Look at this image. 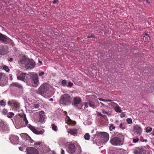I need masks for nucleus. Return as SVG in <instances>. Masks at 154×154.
<instances>
[{
  "instance_id": "nucleus-1",
  "label": "nucleus",
  "mask_w": 154,
  "mask_h": 154,
  "mask_svg": "<svg viewBox=\"0 0 154 154\" xmlns=\"http://www.w3.org/2000/svg\"><path fill=\"white\" fill-rule=\"evenodd\" d=\"M72 100V98L69 94H64L60 97L59 103L64 106H67L71 103Z\"/></svg>"
},
{
  "instance_id": "nucleus-2",
  "label": "nucleus",
  "mask_w": 154,
  "mask_h": 154,
  "mask_svg": "<svg viewBox=\"0 0 154 154\" xmlns=\"http://www.w3.org/2000/svg\"><path fill=\"white\" fill-rule=\"evenodd\" d=\"M78 148V149H76L75 145L70 143L68 144L67 151L70 154H80L82 150L80 146H79Z\"/></svg>"
},
{
  "instance_id": "nucleus-3",
  "label": "nucleus",
  "mask_w": 154,
  "mask_h": 154,
  "mask_svg": "<svg viewBox=\"0 0 154 154\" xmlns=\"http://www.w3.org/2000/svg\"><path fill=\"white\" fill-rule=\"evenodd\" d=\"M97 131L96 134L98 139L103 143H105L107 142L109 138V134L106 132H100L98 133Z\"/></svg>"
},
{
  "instance_id": "nucleus-4",
  "label": "nucleus",
  "mask_w": 154,
  "mask_h": 154,
  "mask_svg": "<svg viewBox=\"0 0 154 154\" xmlns=\"http://www.w3.org/2000/svg\"><path fill=\"white\" fill-rule=\"evenodd\" d=\"M124 138H123V139H122L120 137H115L111 140L110 142L114 145H122L124 142L122 140L124 141Z\"/></svg>"
},
{
  "instance_id": "nucleus-5",
  "label": "nucleus",
  "mask_w": 154,
  "mask_h": 154,
  "mask_svg": "<svg viewBox=\"0 0 154 154\" xmlns=\"http://www.w3.org/2000/svg\"><path fill=\"white\" fill-rule=\"evenodd\" d=\"M82 102V99L79 97H76L74 98L73 102H72V104L74 106H75L76 108L79 109H81L82 107V105H81L80 107L78 106V105H80V103Z\"/></svg>"
},
{
  "instance_id": "nucleus-6",
  "label": "nucleus",
  "mask_w": 154,
  "mask_h": 154,
  "mask_svg": "<svg viewBox=\"0 0 154 154\" xmlns=\"http://www.w3.org/2000/svg\"><path fill=\"white\" fill-rule=\"evenodd\" d=\"M0 41L5 44L12 45L13 41L8 36L0 32Z\"/></svg>"
},
{
  "instance_id": "nucleus-7",
  "label": "nucleus",
  "mask_w": 154,
  "mask_h": 154,
  "mask_svg": "<svg viewBox=\"0 0 154 154\" xmlns=\"http://www.w3.org/2000/svg\"><path fill=\"white\" fill-rule=\"evenodd\" d=\"M8 78L4 73L0 72V86H3L8 85Z\"/></svg>"
},
{
  "instance_id": "nucleus-8",
  "label": "nucleus",
  "mask_w": 154,
  "mask_h": 154,
  "mask_svg": "<svg viewBox=\"0 0 154 154\" xmlns=\"http://www.w3.org/2000/svg\"><path fill=\"white\" fill-rule=\"evenodd\" d=\"M49 90L47 83H43L39 88L38 93L42 95Z\"/></svg>"
},
{
  "instance_id": "nucleus-9",
  "label": "nucleus",
  "mask_w": 154,
  "mask_h": 154,
  "mask_svg": "<svg viewBox=\"0 0 154 154\" xmlns=\"http://www.w3.org/2000/svg\"><path fill=\"white\" fill-rule=\"evenodd\" d=\"M35 65V63L34 60L32 59H29L25 65V67L27 69H31L34 68Z\"/></svg>"
},
{
  "instance_id": "nucleus-10",
  "label": "nucleus",
  "mask_w": 154,
  "mask_h": 154,
  "mask_svg": "<svg viewBox=\"0 0 154 154\" xmlns=\"http://www.w3.org/2000/svg\"><path fill=\"white\" fill-rule=\"evenodd\" d=\"M30 78L33 81V83L35 85L34 87H36L39 83L38 75L37 73L32 74L30 75Z\"/></svg>"
},
{
  "instance_id": "nucleus-11",
  "label": "nucleus",
  "mask_w": 154,
  "mask_h": 154,
  "mask_svg": "<svg viewBox=\"0 0 154 154\" xmlns=\"http://www.w3.org/2000/svg\"><path fill=\"white\" fill-rule=\"evenodd\" d=\"M9 128L6 123L2 121H0V130L6 132L9 130Z\"/></svg>"
},
{
  "instance_id": "nucleus-12",
  "label": "nucleus",
  "mask_w": 154,
  "mask_h": 154,
  "mask_svg": "<svg viewBox=\"0 0 154 154\" xmlns=\"http://www.w3.org/2000/svg\"><path fill=\"white\" fill-rule=\"evenodd\" d=\"M133 58L135 60H137L138 61L142 60V57L143 56V53L139 52L138 50H137V51L133 52V55H132Z\"/></svg>"
},
{
  "instance_id": "nucleus-13",
  "label": "nucleus",
  "mask_w": 154,
  "mask_h": 154,
  "mask_svg": "<svg viewBox=\"0 0 154 154\" xmlns=\"http://www.w3.org/2000/svg\"><path fill=\"white\" fill-rule=\"evenodd\" d=\"M27 154H39L37 149L33 147H27L26 149Z\"/></svg>"
},
{
  "instance_id": "nucleus-14",
  "label": "nucleus",
  "mask_w": 154,
  "mask_h": 154,
  "mask_svg": "<svg viewBox=\"0 0 154 154\" xmlns=\"http://www.w3.org/2000/svg\"><path fill=\"white\" fill-rule=\"evenodd\" d=\"M11 142L13 144H17L19 143V137L14 135H11L10 137Z\"/></svg>"
},
{
  "instance_id": "nucleus-15",
  "label": "nucleus",
  "mask_w": 154,
  "mask_h": 154,
  "mask_svg": "<svg viewBox=\"0 0 154 154\" xmlns=\"http://www.w3.org/2000/svg\"><path fill=\"white\" fill-rule=\"evenodd\" d=\"M28 127L29 128L34 134H42L44 132V131H38L34 127L29 124L28 126Z\"/></svg>"
},
{
  "instance_id": "nucleus-16",
  "label": "nucleus",
  "mask_w": 154,
  "mask_h": 154,
  "mask_svg": "<svg viewBox=\"0 0 154 154\" xmlns=\"http://www.w3.org/2000/svg\"><path fill=\"white\" fill-rule=\"evenodd\" d=\"M146 152V150L142 147H136L134 151V154H144Z\"/></svg>"
},
{
  "instance_id": "nucleus-17",
  "label": "nucleus",
  "mask_w": 154,
  "mask_h": 154,
  "mask_svg": "<svg viewBox=\"0 0 154 154\" xmlns=\"http://www.w3.org/2000/svg\"><path fill=\"white\" fill-rule=\"evenodd\" d=\"M99 103L97 100H94L92 101L89 100V105L90 106L93 108H95L99 105Z\"/></svg>"
},
{
  "instance_id": "nucleus-18",
  "label": "nucleus",
  "mask_w": 154,
  "mask_h": 154,
  "mask_svg": "<svg viewBox=\"0 0 154 154\" xmlns=\"http://www.w3.org/2000/svg\"><path fill=\"white\" fill-rule=\"evenodd\" d=\"M133 128L135 132L137 134H140L142 132V129L138 125L134 126Z\"/></svg>"
},
{
  "instance_id": "nucleus-19",
  "label": "nucleus",
  "mask_w": 154,
  "mask_h": 154,
  "mask_svg": "<svg viewBox=\"0 0 154 154\" xmlns=\"http://www.w3.org/2000/svg\"><path fill=\"white\" fill-rule=\"evenodd\" d=\"M8 48L6 46H0V54L4 55L7 54Z\"/></svg>"
},
{
  "instance_id": "nucleus-20",
  "label": "nucleus",
  "mask_w": 154,
  "mask_h": 154,
  "mask_svg": "<svg viewBox=\"0 0 154 154\" xmlns=\"http://www.w3.org/2000/svg\"><path fill=\"white\" fill-rule=\"evenodd\" d=\"M29 59V58L26 55H24L21 57L20 60L19 61V63L22 64H24Z\"/></svg>"
},
{
  "instance_id": "nucleus-21",
  "label": "nucleus",
  "mask_w": 154,
  "mask_h": 154,
  "mask_svg": "<svg viewBox=\"0 0 154 154\" xmlns=\"http://www.w3.org/2000/svg\"><path fill=\"white\" fill-rule=\"evenodd\" d=\"M26 74V73H22L19 76H17V79L25 82V81L26 80L25 77Z\"/></svg>"
},
{
  "instance_id": "nucleus-22",
  "label": "nucleus",
  "mask_w": 154,
  "mask_h": 154,
  "mask_svg": "<svg viewBox=\"0 0 154 154\" xmlns=\"http://www.w3.org/2000/svg\"><path fill=\"white\" fill-rule=\"evenodd\" d=\"M39 116V122H42L44 121L45 118V115L44 112L42 111L40 113Z\"/></svg>"
},
{
  "instance_id": "nucleus-23",
  "label": "nucleus",
  "mask_w": 154,
  "mask_h": 154,
  "mask_svg": "<svg viewBox=\"0 0 154 154\" xmlns=\"http://www.w3.org/2000/svg\"><path fill=\"white\" fill-rule=\"evenodd\" d=\"M68 133L71 135L75 136L78 133V131L76 129H69L68 131Z\"/></svg>"
},
{
  "instance_id": "nucleus-24",
  "label": "nucleus",
  "mask_w": 154,
  "mask_h": 154,
  "mask_svg": "<svg viewBox=\"0 0 154 154\" xmlns=\"http://www.w3.org/2000/svg\"><path fill=\"white\" fill-rule=\"evenodd\" d=\"M23 122H24L25 123V124H24V123L23 122V123L21 122L20 123V125L21 126V127H26L27 126V125L28 123V121L26 118V116H25V117L24 118V119H23Z\"/></svg>"
},
{
  "instance_id": "nucleus-25",
  "label": "nucleus",
  "mask_w": 154,
  "mask_h": 154,
  "mask_svg": "<svg viewBox=\"0 0 154 154\" xmlns=\"http://www.w3.org/2000/svg\"><path fill=\"white\" fill-rule=\"evenodd\" d=\"M11 86L17 87L19 89H22V86L17 82H13L11 84Z\"/></svg>"
},
{
  "instance_id": "nucleus-26",
  "label": "nucleus",
  "mask_w": 154,
  "mask_h": 154,
  "mask_svg": "<svg viewBox=\"0 0 154 154\" xmlns=\"http://www.w3.org/2000/svg\"><path fill=\"white\" fill-rule=\"evenodd\" d=\"M114 134L117 137H120L122 139H123L124 136L122 133H119L117 132H114Z\"/></svg>"
},
{
  "instance_id": "nucleus-27",
  "label": "nucleus",
  "mask_w": 154,
  "mask_h": 154,
  "mask_svg": "<svg viewBox=\"0 0 154 154\" xmlns=\"http://www.w3.org/2000/svg\"><path fill=\"white\" fill-rule=\"evenodd\" d=\"M149 69L150 71L149 72L151 73V75H152L154 73V67L152 66H149Z\"/></svg>"
},
{
  "instance_id": "nucleus-28",
  "label": "nucleus",
  "mask_w": 154,
  "mask_h": 154,
  "mask_svg": "<svg viewBox=\"0 0 154 154\" xmlns=\"http://www.w3.org/2000/svg\"><path fill=\"white\" fill-rule=\"evenodd\" d=\"M20 135L22 138L26 139V140L27 139L28 136H29L27 134L25 133L21 134Z\"/></svg>"
},
{
  "instance_id": "nucleus-29",
  "label": "nucleus",
  "mask_w": 154,
  "mask_h": 154,
  "mask_svg": "<svg viewBox=\"0 0 154 154\" xmlns=\"http://www.w3.org/2000/svg\"><path fill=\"white\" fill-rule=\"evenodd\" d=\"M18 116H19L20 118H23V119H24L25 116H26V114L23 112L22 114H20L19 113L18 114L16 115L15 117H16L17 118Z\"/></svg>"
},
{
  "instance_id": "nucleus-30",
  "label": "nucleus",
  "mask_w": 154,
  "mask_h": 154,
  "mask_svg": "<svg viewBox=\"0 0 154 154\" xmlns=\"http://www.w3.org/2000/svg\"><path fill=\"white\" fill-rule=\"evenodd\" d=\"M115 111L117 112H121L122 110L120 108L119 106H116L115 108Z\"/></svg>"
},
{
  "instance_id": "nucleus-31",
  "label": "nucleus",
  "mask_w": 154,
  "mask_h": 154,
  "mask_svg": "<svg viewBox=\"0 0 154 154\" xmlns=\"http://www.w3.org/2000/svg\"><path fill=\"white\" fill-rule=\"evenodd\" d=\"M84 137L85 140H89L90 139V135L88 133H86L84 135Z\"/></svg>"
},
{
  "instance_id": "nucleus-32",
  "label": "nucleus",
  "mask_w": 154,
  "mask_h": 154,
  "mask_svg": "<svg viewBox=\"0 0 154 154\" xmlns=\"http://www.w3.org/2000/svg\"><path fill=\"white\" fill-rule=\"evenodd\" d=\"M14 115V114L12 112H9L7 115V117L9 118H12Z\"/></svg>"
},
{
  "instance_id": "nucleus-33",
  "label": "nucleus",
  "mask_w": 154,
  "mask_h": 154,
  "mask_svg": "<svg viewBox=\"0 0 154 154\" xmlns=\"http://www.w3.org/2000/svg\"><path fill=\"white\" fill-rule=\"evenodd\" d=\"M14 104V107L16 109H19L20 107V104L19 103H17V102H14L13 103Z\"/></svg>"
},
{
  "instance_id": "nucleus-34",
  "label": "nucleus",
  "mask_w": 154,
  "mask_h": 154,
  "mask_svg": "<svg viewBox=\"0 0 154 154\" xmlns=\"http://www.w3.org/2000/svg\"><path fill=\"white\" fill-rule=\"evenodd\" d=\"M147 133L150 132L152 130V128L149 127H147L145 129Z\"/></svg>"
},
{
  "instance_id": "nucleus-35",
  "label": "nucleus",
  "mask_w": 154,
  "mask_h": 154,
  "mask_svg": "<svg viewBox=\"0 0 154 154\" xmlns=\"http://www.w3.org/2000/svg\"><path fill=\"white\" fill-rule=\"evenodd\" d=\"M3 69L5 71L7 72H8L10 71V69L6 65H4L3 66Z\"/></svg>"
},
{
  "instance_id": "nucleus-36",
  "label": "nucleus",
  "mask_w": 154,
  "mask_h": 154,
  "mask_svg": "<svg viewBox=\"0 0 154 154\" xmlns=\"http://www.w3.org/2000/svg\"><path fill=\"white\" fill-rule=\"evenodd\" d=\"M67 81L65 80H63L61 82V85L63 86L67 85Z\"/></svg>"
},
{
  "instance_id": "nucleus-37",
  "label": "nucleus",
  "mask_w": 154,
  "mask_h": 154,
  "mask_svg": "<svg viewBox=\"0 0 154 154\" xmlns=\"http://www.w3.org/2000/svg\"><path fill=\"white\" fill-rule=\"evenodd\" d=\"M52 128L54 131H56L57 130V126L55 125L54 124H52L51 125Z\"/></svg>"
},
{
  "instance_id": "nucleus-38",
  "label": "nucleus",
  "mask_w": 154,
  "mask_h": 154,
  "mask_svg": "<svg viewBox=\"0 0 154 154\" xmlns=\"http://www.w3.org/2000/svg\"><path fill=\"white\" fill-rule=\"evenodd\" d=\"M127 123L128 124H131L132 123V119L131 118H128L126 119Z\"/></svg>"
},
{
  "instance_id": "nucleus-39",
  "label": "nucleus",
  "mask_w": 154,
  "mask_h": 154,
  "mask_svg": "<svg viewBox=\"0 0 154 154\" xmlns=\"http://www.w3.org/2000/svg\"><path fill=\"white\" fill-rule=\"evenodd\" d=\"M2 113L5 115H7L8 114V110L7 109H4L2 111Z\"/></svg>"
},
{
  "instance_id": "nucleus-40",
  "label": "nucleus",
  "mask_w": 154,
  "mask_h": 154,
  "mask_svg": "<svg viewBox=\"0 0 154 154\" xmlns=\"http://www.w3.org/2000/svg\"><path fill=\"white\" fill-rule=\"evenodd\" d=\"M41 143L42 142H37L34 143V146H35V147L38 148L37 146H39Z\"/></svg>"
},
{
  "instance_id": "nucleus-41",
  "label": "nucleus",
  "mask_w": 154,
  "mask_h": 154,
  "mask_svg": "<svg viewBox=\"0 0 154 154\" xmlns=\"http://www.w3.org/2000/svg\"><path fill=\"white\" fill-rule=\"evenodd\" d=\"M26 140H28L31 143H32L34 141L31 139V137L29 135L28 136Z\"/></svg>"
},
{
  "instance_id": "nucleus-42",
  "label": "nucleus",
  "mask_w": 154,
  "mask_h": 154,
  "mask_svg": "<svg viewBox=\"0 0 154 154\" xmlns=\"http://www.w3.org/2000/svg\"><path fill=\"white\" fill-rule=\"evenodd\" d=\"M115 128V127L114 126L113 124H111L110 125V126L109 127V129L110 131H112V130L114 129Z\"/></svg>"
},
{
  "instance_id": "nucleus-43",
  "label": "nucleus",
  "mask_w": 154,
  "mask_h": 154,
  "mask_svg": "<svg viewBox=\"0 0 154 154\" xmlns=\"http://www.w3.org/2000/svg\"><path fill=\"white\" fill-rule=\"evenodd\" d=\"M0 105L1 106H5L6 105V102H5L3 100H2L0 101Z\"/></svg>"
},
{
  "instance_id": "nucleus-44",
  "label": "nucleus",
  "mask_w": 154,
  "mask_h": 154,
  "mask_svg": "<svg viewBox=\"0 0 154 154\" xmlns=\"http://www.w3.org/2000/svg\"><path fill=\"white\" fill-rule=\"evenodd\" d=\"M66 120L68 122L70 123L71 122H72V120H71L69 117L68 116H67L66 118Z\"/></svg>"
},
{
  "instance_id": "nucleus-45",
  "label": "nucleus",
  "mask_w": 154,
  "mask_h": 154,
  "mask_svg": "<svg viewBox=\"0 0 154 154\" xmlns=\"http://www.w3.org/2000/svg\"><path fill=\"white\" fill-rule=\"evenodd\" d=\"M130 50L131 51V53L132 52V53L133 54V52H134V51H136V52H137V50L136 48H131L130 49Z\"/></svg>"
},
{
  "instance_id": "nucleus-46",
  "label": "nucleus",
  "mask_w": 154,
  "mask_h": 154,
  "mask_svg": "<svg viewBox=\"0 0 154 154\" xmlns=\"http://www.w3.org/2000/svg\"><path fill=\"white\" fill-rule=\"evenodd\" d=\"M73 85V83L71 82H69L68 83V85L67 86L69 87H71Z\"/></svg>"
},
{
  "instance_id": "nucleus-47",
  "label": "nucleus",
  "mask_w": 154,
  "mask_h": 154,
  "mask_svg": "<svg viewBox=\"0 0 154 154\" xmlns=\"http://www.w3.org/2000/svg\"><path fill=\"white\" fill-rule=\"evenodd\" d=\"M140 141L141 142H147V139L144 140L143 139V138L142 137H141L140 138Z\"/></svg>"
},
{
  "instance_id": "nucleus-48",
  "label": "nucleus",
  "mask_w": 154,
  "mask_h": 154,
  "mask_svg": "<svg viewBox=\"0 0 154 154\" xmlns=\"http://www.w3.org/2000/svg\"><path fill=\"white\" fill-rule=\"evenodd\" d=\"M119 127L120 128L122 129L123 130L125 129V127H122V123H121L119 125Z\"/></svg>"
},
{
  "instance_id": "nucleus-49",
  "label": "nucleus",
  "mask_w": 154,
  "mask_h": 154,
  "mask_svg": "<svg viewBox=\"0 0 154 154\" xmlns=\"http://www.w3.org/2000/svg\"><path fill=\"white\" fill-rule=\"evenodd\" d=\"M139 2H142L146 1V2L149 4L150 2L148 0H138Z\"/></svg>"
},
{
  "instance_id": "nucleus-50",
  "label": "nucleus",
  "mask_w": 154,
  "mask_h": 154,
  "mask_svg": "<svg viewBox=\"0 0 154 154\" xmlns=\"http://www.w3.org/2000/svg\"><path fill=\"white\" fill-rule=\"evenodd\" d=\"M87 37L88 38H96V37L93 34H92L90 36H87Z\"/></svg>"
},
{
  "instance_id": "nucleus-51",
  "label": "nucleus",
  "mask_w": 154,
  "mask_h": 154,
  "mask_svg": "<svg viewBox=\"0 0 154 154\" xmlns=\"http://www.w3.org/2000/svg\"><path fill=\"white\" fill-rule=\"evenodd\" d=\"M139 139L138 138L137 139H134L133 140V142L134 143H136L138 142Z\"/></svg>"
},
{
  "instance_id": "nucleus-52",
  "label": "nucleus",
  "mask_w": 154,
  "mask_h": 154,
  "mask_svg": "<svg viewBox=\"0 0 154 154\" xmlns=\"http://www.w3.org/2000/svg\"><path fill=\"white\" fill-rule=\"evenodd\" d=\"M71 125H75L76 124V122L75 121H72V122H71L69 123Z\"/></svg>"
},
{
  "instance_id": "nucleus-53",
  "label": "nucleus",
  "mask_w": 154,
  "mask_h": 154,
  "mask_svg": "<svg viewBox=\"0 0 154 154\" xmlns=\"http://www.w3.org/2000/svg\"><path fill=\"white\" fill-rule=\"evenodd\" d=\"M59 2L58 0H54L53 2V4H58Z\"/></svg>"
},
{
  "instance_id": "nucleus-54",
  "label": "nucleus",
  "mask_w": 154,
  "mask_h": 154,
  "mask_svg": "<svg viewBox=\"0 0 154 154\" xmlns=\"http://www.w3.org/2000/svg\"><path fill=\"white\" fill-rule=\"evenodd\" d=\"M45 74V72H39L38 74V75L39 76H41L42 75H44Z\"/></svg>"
},
{
  "instance_id": "nucleus-55",
  "label": "nucleus",
  "mask_w": 154,
  "mask_h": 154,
  "mask_svg": "<svg viewBox=\"0 0 154 154\" xmlns=\"http://www.w3.org/2000/svg\"><path fill=\"white\" fill-rule=\"evenodd\" d=\"M39 105L38 104H34V107L35 108H37L39 106Z\"/></svg>"
},
{
  "instance_id": "nucleus-56",
  "label": "nucleus",
  "mask_w": 154,
  "mask_h": 154,
  "mask_svg": "<svg viewBox=\"0 0 154 154\" xmlns=\"http://www.w3.org/2000/svg\"><path fill=\"white\" fill-rule=\"evenodd\" d=\"M120 116L121 118L124 117L125 116V114L124 113H122L120 115Z\"/></svg>"
},
{
  "instance_id": "nucleus-57",
  "label": "nucleus",
  "mask_w": 154,
  "mask_h": 154,
  "mask_svg": "<svg viewBox=\"0 0 154 154\" xmlns=\"http://www.w3.org/2000/svg\"><path fill=\"white\" fill-rule=\"evenodd\" d=\"M8 105L10 106H11L13 104V103H12L10 101H9L8 102Z\"/></svg>"
},
{
  "instance_id": "nucleus-58",
  "label": "nucleus",
  "mask_w": 154,
  "mask_h": 154,
  "mask_svg": "<svg viewBox=\"0 0 154 154\" xmlns=\"http://www.w3.org/2000/svg\"><path fill=\"white\" fill-rule=\"evenodd\" d=\"M99 100L100 101L106 102V99H105L101 98H100L99 99Z\"/></svg>"
},
{
  "instance_id": "nucleus-59",
  "label": "nucleus",
  "mask_w": 154,
  "mask_h": 154,
  "mask_svg": "<svg viewBox=\"0 0 154 154\" xmlns=\"http://www.w3.org/2000/svg\"><path fill=\"white\" fill-rule=\"evenodd\" d=\"M89 103L88 102H85L84 103V104L85 105V106L87 108L88 106V104Z\"/></svg>"
},
{
  "instance_id": "nucleus-60",
  "label": "nucleus",
  "mask_w": 154,
  "mask_h": 154,
  "mask_svg": "<svg viewBox=\"0 0 154 154\" xmlns=\"http://www.w3.org/2000/svg\"><path fill=\"white\" fill-rule=\"evenodd\" d=\"M101 116L102 118L105 119L107 118V116L105 115H103L102 114Z\"/></svg>"
},
{
  "instance_id": "nucleus-61",
  "label": "nucleus",
  "mask_w": 154,
  "mask_h": 154,
  "mask_svg": "<svg viewBox=\"0 0 154 154\" xmlns=\"http://www.w3.org/2000/svg\"><path fill=\"white\" fill-rule=\"evenodd\" d=\"M101 111H102V113H103L106 114V113L107 112H106V111H105V110L104 109H102Z\"/></svg>"
},
{
  "instance_id": "nucleus-62",
  "label": "nucleus",
  "mask_w": 154,
  "mask_h": 154,
  "mask_svg": "<svg viewBox=\"0 0 154 154\" xmlns=\"http://www.w3.org/2000/svg\"><path fill=\"white\" fill-rule=\"evenodd\" d=\"M97 116H101L102 115L100 112L98 111L97 112Z\"/></svg>"
},
{
  "instance_id": "nucleus-63",
  "label": "nucleus",
  "mask_w": 154,
  "mask_h": 154,
  "mask_svg": "<svg viewBox=\"0 0 154 154\" xmlns=\"http://www.w3.org/2000/svg\"><path fill=\"white\" fill-rule=\"evenodd\" d=\"M61 154H65L64 151L62 149H61Z\"/></svg>"
},
{
  "instance_id": "nucleus-64",
  "label": "nucleus",
  "mask_w": 154,
  "mask_h": 154,
  "mask_svg": "<svg viewBox=\"0 0 154 154\" xmlns=\"http://www.w3.org/2000/svg\"><path fill=\"white\" fill-rule=\"evenodd\" d=\"M13 58L12 57L10 58L8 60V61L9 62H12L13 60Z\"/></svg>"
}]
</instances>
